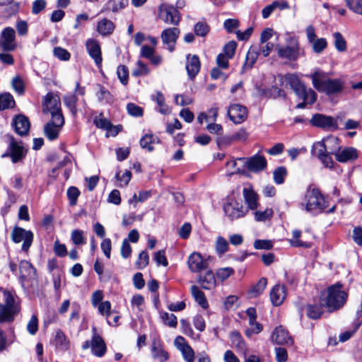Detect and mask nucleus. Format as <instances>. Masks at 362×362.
<instances>
[{
    "instance_id": "nucleus-20",
    "label": "nucleus",
    "mask_w": 362,
    "mask_h": 362,
    "mask_svg": "<svg viewBox=\"0 0 362 362\" xmlns=\"http://www.w3.org/2000/svg\"><path fill=\"white\" fill-rule=\"evenodd\" d=\"M16 132L20 136L26 135L30 129V122L24 115H17L12 123Z\"/></svg>"
},
{
    "instance_id": "nucleus-60",
    "label": "nucleus",
    "mask_w": 362,
    "mask_h": 362,
    "mask_svg": "<svg viewBox=\"0 0 362 362\" xmlns=\"http://www.w3.org/2000/svg\"><path fill=\"white\" fill-rule=\"evenodd\" d=\"M66 105L73 114L76 112L77 98L75 95H68L64 98Z\"/></svg>"
},
{
    "instance_id": "nucleus-58",
    "label": "nucleus",
    "mask_w": 362,
    "mask_h": 362,
    "mask_svg": "<svg viewBox=\"0 0 362 362\" xmlns=\"http://www.w3.org/2000/svg\"><path fill=\"white\" fill-rule=\"evenodd\" d=\"M80 192L78 188L75 187H70L67 190V197L69 200V204L71 206H75L77 203L78 197Z\"/></svg>"
},
{
    "instance_id": "nucleus-52",
    "label": "nucleus",
    "mask_w": 362,
    "mask_h": 362,
    "mask_svg": "<svg viewBox=\"0 0 362 362\" xmlns=\"http://www.w3.org/2000/svg\"><path fill=\"white\" fill-rule=\"evenodd\" d=\"M310 44L313 52L317 54L321 53L327 45V40L325 38L315 39Z\"/></svg>"
},
{
    "instance_id": "nucleus-8",
    "label": "nucleus",
    "mask_w": 362,
    "mask_h": 362,
    "mask_svg": "<svg viewBox=\"0 0 362 362\" xmlns=\"http://www.w3.org/2000/svg\"><path fill=\"white\" fill-rule=\"evenodd\" d=\"M64 124V118L63 115L54 116V118H51V120L45 124L44 127L45 134L49 140L57 139Z\"/></svg>"
},
{
    "instance_id": "nucleus-26",
    "label": "nucleus",
    "mask_w": 362,
    "mask_h": 362,
    "mask_svg": "<svg viewBox=\"0 0 362 362\" xmlns=\"http://www.w3.org/2000/svg\"><path fill=\"white\" fill-rule=\"evenodd\" d=\"M243 194L247 208L251 210H255L259 205L257 193L251 187H245Z\"/></svg>"
},
{
    "instance_id": "nucleus-61",
    "label": "nucleus",
    "mask_w": 362,
    "mask_h": 362,
    "mask_svg": "<svg viewBox=\"0 0 362 362\" xmlns=\"http://www.w3.org/2000/svg\"><path fill=\"white\" fill-rule=\"evenodd\" d=\"M27 330L28 332L34 335L38 330V320L36 315H33L30 317L28 325H27Z\"/></svg>"
},
{
    "instance_id": "nucleus-27",
    "label": "nucleus",
    "mask_w": 362,
    "mask_h": 362,
    "mask_svg": "<svg viewBox=\"0 0 362 362\" xmlns=\"http://www.w3.org/2000/svg\"><path fill=\"white\" fill-rule=\"evenodd\" d=\"M198 282L202 288L210 290L216 287V279L212 271L209 270L206 273L199 275Z\"/></svg>"
},
{
    "instance_id": "nucleus-16",
    "label": "nucleus",
    "mask_w": 362,
    "mask_h": 362,
    "mask_svg": "<svg viewBox=\"0 0 362 362\" xmlns=\"http://www.w3.org/2000/svg\"><path fill=\"white\" fill-rule=\"evenodd\" d=\"M15 40V30L10 27L6 28L1 34V39L0 45L5 51L13 50L16 47Z\"/></svg>"
},
{
    "instance_id": "nucleus-48",
    "label": "nucleus",
    "mask_w": 362,
    "mask_h": 362,
    "mask_svg": "<svg viewBox=\"0 0 362 362\" xmlns=\"http://www.w3.org/2000/svg\"><path fill=\"white\" fill-rule=\"evenodd\" d=\"M83 233V230L78 229H75L71 231V239L74 245H81L86 243Z\"/></svg>"
},
{
    "instance_id": "nucleus-47",
    "label": "nucleus",
    "mask_w": 362,
    "mask_h": 362,
    "mask_svg": "<svg viewBox=\"0 0 362 362\" xmlns=\"http://www.w3.org/2000/svg\"><path fill=\"white\" fill-rule=\"evenodd\" d=\"M287 170L285 167L281 166L276 168L273 173L274 180L277 185H281L284 182Z\"/></svg>"
},
{
    "instance_id": "nucleus-21",
    "label": "nucleus",
    "mask_w": 362,
    "mask_h": 362,
    "mask_svg": "<svg viewBox=\"0 0 362 362\" xmlns=\"http://www.w3.org/2000/svg\"><path fill=\"white\" fill-rule=\"evenodd\" d=\"M267 160L261 155H255L247 160L246 165L249 170L252 172H259L263 170L267 167Z\"/></svg>"
},
{
    "instance_id": "nucleus-12",
    "label": "nucleus",
    "mask_w": 362,
    "mask_h": 362,
    "mask_svg": "<svg viewBox=\"0 0 362 362\" xmlns=\"http://www.w3.org/2000/svg\"><path fill=\"white\" fill-rule=\"evenodd\" d=\"M228 116L235 124H241L247 117V108L240 104H233L228 107Z\"/></svg>"
},
{
    "instance_id": "nucleus-5",
    "label": "nucleus",
    "mask_w": 362,
    "mask_h": 362,
    "mask_svg": "<svg viewBox=\"0 0 362 362\" xmlns=\"http://www.w3.org/2000/svg\"><path fill=\"white\" fill-rule=\"evenodd\" d=\"M278 57L291 62L296 61L300 57L305 55L298 40H294L291 45L276 46Z\"/></svg>"
},
{
    "instance_id": "nucleus-43",
    "label": "nucleus",
    "mask_w": 362,
    "mask_h": 362,
    "mask_svg": "<svg viewBox=\"0 0 362 362\" xmlns=\"http://www.w3.org/2000/svg\"><path fill=\"white\" fill-rule=\"evenodd\" d=\"M267 284V279L261 278L257 284L250 290V293L251 297H257L260 295L265 289Z\"/></svg>"
},
{
    "instance_id": "nucleus-6",
    "label": "nucleus",
    "mask_w": 362,
    "mask_h": 362,
    "mask_svg": "<svg viewBox=\"0 0 362 362\" xmlns=\"http://www.w3.org/2000/svg\"><path fill=\"white\" fill-rule=\"evenodd\" d=\"M158 18L167 24L177 25L181 17L179 11L173 6L163 4L158 8Z\"/></svg>"
},
{
    "instance_id": "nucleus-39",
    "label": "nucleus",
    "mask_w": 362,
    "mask_h": 362,
    "mask_svg": "<svg viewBox=\"0 0 362 362\" xmlns=\"http://www.w3.org/2000/svg\"><path fill=\"white\" fill-rule=\"evenodd\" d=\"M301 236V231L299 230H294L293 231V237L290 239V243L293 247H302L309 248L311 247L310 243H305L300 240Z\"/></svg>"
},
{
    "instance_id": "nucleus-23",
    "label": "nucleus",
    "mask_w": 362,
    "mask_h": 362,
    "mask_svg": "<svg viewBox=\"0 0 362 362\" xmlns=\"http://www.w3.org/2000/svg\"><path fill=\"white\" fill-rule=\"evenodd\" d=\"M286 297V287L276 285L270 292V298L272 304L279 306L282 304Z\"/></svg>"
},
{
    "instance_id": "nucleus-36",
    "label": "nucleus",
    "mask_w": 362,
    "mask_h": 362,
    "mask_svg": "<svg viewBox=\"0 0 362 362\" xmlns=\"http://www.w3.org/2000/svg\"><path fill=\"white\" fill-rule=\"evenodd\" d=\"M159 140L157 137L152 134H146L140 140L141 148L147 149L148 151L153 150V144L158 143Z\"/></svg>"
},
{
    "instance_id": "nucleus-3",
    "label": "nucleus",
    "mask_w": 362,
    "mask_h": 362,
    "mask_svg": "<svg viewBox=\"0 0 362 362\" xmlns=\"http://www.w3.org/2000/svg\"><path fill=\"white\" fill-rule=\"evenodd\" d=\"M302 209L311 214H319L323 211L327 207V202L325 197L317 189H308L303 201L300 203Z\"/></svg>"
},
{
    "instance_id": "nucleus-57",
    "label": "nucleus",
    "mask_w": 362,
    "mask_h": 362,
    "mask_svg": "<svg viewBox=\"0 0 362 362\" xmlns=\"http://www.w3.org/2000/svg\"><path fill=\"white\" fill-rule=\"evenodd\" d=\"M180 351L185 361H194V351L189 344L187 346H183Z\"/></svg>"
},
{
    "instance_id": "nucleus-59",
    "label": "nucleus",
    "mask_w": 362,
    "mask_h": 362,
    "mask_svg": "<svg viewBox=\"0 0 362 362\" xmlns=\"http://www.w3.org/2000/svg\"><path fill=\"white\" fill-rule=\"evenodd\" d=\"M273 215V210L272 209H266L264 211H256L255 212V218L257 221H264L270 218Z\"/></svg>"
},
{
    "instance_id": "nucleus-30",
    "label": "nucleus",
    "mask_w": 362,
    "mask_h": 362,
    "mask_svg": "<svg viewBox=\"0 0 362 362\" xmlns=\"http://www.w3.org/2000/svg\"><path fill=\"white\" fill-rule=\"evenodd\" d=\"M54 342L56 348L58 349L66 351L69 349L70 341L61 329L56 331Z\"/></svg>"
},
{
    "instance_id": "nucleus-34",
    "label": "nucleus",
    "mask_w": 362,
    "mask_h": 362,
    "mask_svg": "<svg viewBox=\"0 0 362 362\" xmlns=\"http://www.w3.org/2000/svg\"><path fill=\"white\" fill-rule=\"evenodd\" d=\"M323 308L325 307L320 303V305H308L306 307L308 317L313 320L319 319L323 313Z\"/></svg>"
},
{
    "instance_id": "nucleus-54",
    "label": "nucleus",
    "mask_w": 362,
    "mask_h": 362,
    "mask_svg": "<svg viewBox=\"0 0 362 362\" xmlns=\"http://www.w3.org/2000/svg\"><path fill=\"white\" fill-rule=\"evenodd\" d=\"M346 6L353 12L362 15V0H345Z\"/></svg>"
},
{
    "instance_id": "nucleus-15",
    "label": "nucleus",
    "mask_w": 362,
    "mask_h": 362,
    "mask_svg": "<svg viewBox=\"0 0 362 362\" xmlns=\"http://www.w3.org/2000/svg\"><path fill=\"white\" fill-rule=\"evenodd\" d=\"M86 49L98 67L102 64V54L99 42L94 39H88L86 42Z\"/></svg>"
},
{
    "instance_id": "nucleus-1",
    "label": "nucleus",
    "mask_w": 362,
    "mask_h": 362,
    "mask_svg": "<svg viewBox=\"0 0 362 362\" xmlns=\"http://www.w3.org/2000/svg\"><path fill=\"white\" fill-rule=\"evenodd\" d=\"M347 298L348 293L344 289L343 285L338 282L322 292L320 303L328 312L332 313L341 309L345 305Z\"/></svg>"
},
{
    "instance_id": "nucleus-51",
    "label": "nucleus",
    "mask_w": 362,
    "mask_h": 362,
    "mask_svg": "<svg viewBox=\"0 0 362 362\" xmlns=\"http://www.w3.org/2000/svg\"><path fill=\"white\" fill-rule=\"evenodd\" d=\"M13 88L19 95H23L25 91V83L23 79L19 76H16L13 78L11 81Z\"/></svg>"
},
{
    "instance_id": "nucleus-19",
    "label": "nucleus",
    "mask_w": 362,
    "mask_h": 362,
    "mask_svg": "<svg viewBox=\"0 0 362 362\" xmlns=\"http://www.w3.org/2000/svg\"><path fill=\"white\" fill-rule=\"evenodd\" d=\"M358 157V151L354 147H341L335 156L336 160L340 163L351 162Z\"/></svg>"
},
{
    "instance_id": "nucleus-53",
    "label": "nucleus",
    "mask_w": 362,
    "mask_h": 362,
    "mask_svg": "<svg viewBox=\"0 0 362 362\" xmlns=\"http://www.w3.org/2000/svg\"><path fill=\"white\" fill-rule=\"evenodd\" d=\"M334 46L339 52H344L346 49V43L341 33L337 32L333 34Z\"/></svg>"
},
{
    "instance_id": "nucleus-63",
    "label": "nucleus",
    "mask_w": 362,
    "mask_h": 362,
    "mask_svg": "<svg viewBox=\"0 0 362 362\" xmlns=\"http://www.w3.org/2000/svg\"><path fill=\"white\" fill-rule=\"evenodd\" d=\"M98 311L100 315L108 317L111 314V303L108 300L101 302L98 305Z\"/></svg>"
},
{
    "instance_id": "nucleus-22",
    "label": "nucleus",
    "mask_w": 362,
    "mask_h": 362,
    "mask_svg": "<svg viewBox=\"0 0 362 362\" xmlns=\"http://www.w3.org/2000/svg\"><path fill=\"white\" fill-rule=\"evenodd\" d=\"M200 61L197 55L187 56L186 69L190 78H194L200 70Z\"/></svg>"
},
{
    "instance_id": "nucleus-9",
    "label": "nucleus",
    "mask_w": 362,
    "mask_h": 362,
    "mask_svg": "<svg viewBox=\"0 0 362 362\" xmlns=\"http://www.w3.org/2000/svg\"><path fill=\"white\" fill-rule=\"evenodd\" d=\"M11 238L16 243L23 241L22 250L27 252L32 245L33 234L30 230H26L20 227H15L11 233Z\"/></svg>"
},
{
    "instance_id": "nucleus-28",
    "label": "nucleus",
    "mask_w": 362,
    "mask_h": 362,
    "mask_svg": "<svg viewBox=\"0 0 362 362\" xmlns=\"http://www.w3.org/2000/svg\"><path fill=\"white\" fill-rule=\"evenodd\" d=\"M19 270L21 279H33L35 276V269L26 260H22L20 262Z\"/></svg>"
},
{
    "instance_id": "nucleus-25",
    "label": "nucleus",
    "mask_w": 362,
    "mask_h": 362,
    "mask_svg": "<svg viewBox=\"0 0 362 362\" xmlns=\"http://www.w3.org/2000/svg\"><path fill=\"white\" fill-rule=\"evenodd\" d=\"M151 354L155 359H158L161 362L168 360V354L163 350V344L159 339H154L152 342Z\"/></svg>"
},
{
    "instance_id": "nucleus-18",
    "label": "nucleus",
    "mask_w": 362,
    "mask_h": 362,
    "mask_svg": "<svg viewBox=\"0 0 362 362\" xmlns=\"http://www.w3.org/2000/svg\"><path fill=\"white\" fill-rule=\"evenodd\" d=\"M93 332L90 344L91 351L95 356L101 357L106 352V345L102 337L96 333L95 327H93Z\"/></svg>"
},
{
    "instance_id": "nucleus-32",
    "label": "nucleus",
    "mask_w": 362,
    "mask_h": 362,
    "mask_svg": "<svg viewBox=\"0 0 362 362\" xmlns=\"http://www.w3.org/2000/svg\"><path fill=\"white\" fill-rule=\"evenodd\" d=\"M191 293L195 301L203 308L208 307V303L204 293L197 286H191Z\"/></svg>"
},
{
    "instance_id": "nucleus-45",
    "label": "nucleus",
    "mask_w": 362,
    "mask_h": 362,
    "mask_svg": "<svg viewBox=\"0 0 362 362\" xmlns=\"http://www.w3.org/2000/svg\"><path fill=\"white\" fill-rule=\"evenodd\" d=\"M230 340L233 345L240 350L245 349V344L243 337L238 332L234 331L230 334Z\"/></svg>"
},
{
    "instance_id": "nucleus-13",
    "label": "nucleus",
    "mask_w": 362,
    "mask_h": 362,
    "mask_svg": "<svg viewBox=\"0 0 362 362\" xmlns=\"http://www.w3.org/2000/svg\"><path fill=\"white\" fill-rule=\"evenodd\" d=\"M187 264L189 270L194 273L200 272L208 267L207 259H204L200 253L196 252L188 257Z\"/></svg>"
},
{
    "instance_id": "nucleus-37",
    "label": "nucleus",
    "mask_w": 362,
    "mask_h": 362,
    "mask_svg": "<svg viewBox=\"0 0 362 362\" xmlns=\"http://www.w3.org/2000/svg\"><path fill=\"white\" fill-rule=\"evenodd\" d=\"M14 105L15 100L10 93H5L0 95V110L12 108Z\"/></svg>"
},
{
    "instance_id": "nucleus-50",
    "label": "nucleus",
    "mask_w": 362,
    "mask_h": 362,
    "mask_svg": "<svg viewBox=\"0 0 362 362\" xmlns=\"http://www.w3.org/2000/svg\"><path fill=\"white\" fill-rule=\"evenodd\" d=\"M194 31L197 36L204 37L210 31V27L204 22H197L194 28Z\"/></svg>"
},
{
    "instance_id": "nucleus-2",
    "label": "nucleus",
    "mask_w": 362,
    "mask_h": 362,
    "mask_svg": "<svg viewBox=\"0 0 362 362\" xmlns=\"http://www.w3.org/2000/svg\"><path fill=\"white\" fill-rule=\"evenodd\" d=\"M313 87L319 92L327 95L341 93L344 88V82L340 78H331L329 74L321 70H316L309 76Z\"/></svg>"
},
{
    "instance_id": "nucleus-31",
    "label": "nucleus",
    "mask_w": 362,
    "mask_h": 362,
    "mask_svg": "<svg viewBox=\"0 0 362 362\" xmlns=\"http://www.w3.org/2000/svg\"><path fill=\"white\" fill-rule=\"evenodd\" d=\"M328 153L336 156L341 148L339 139L337 137L329 136L322 140Z\"/></svg>"
},
{
    "instance_id": "nucleus-46",
    "label": "nucleus",
    "mask_w": 362,
    "mask_h": 362,
    "mask_svg": "<svg viewBox=\"0 0 362 362\" xmlns=\"http://www.w3.org/2000/svg\"><path fill=\"white\" fill-rule=\"evenodd\" d=\"M234 272L235 271L232 267H223L216 270V276L218 279L223 281L232 276Z\"/></svg>"
},
{
    "instance_id": "nucleus-40",
    "label": "nucleus",
    "mask_w": 362,
    "mask_h": 362,
    "mask_svg": "<svg viewBox=\"0 0 362 362\" xmlns=\"http://www.w3.org/2000/svg\"><path fill=\"white\" fill-rule=\"evenodd\" d=\"M151 98L153 100L156 101L159 106L160 112L164 115L169 113V109L165 103V98L160 92L158 91L156 92L155 95H152Z\"/></svg>"
},
{
    "instance_id": "nucleus-38",
    "label": "nucleus",
    "mask_w": 362,
    "mask_h": 362,
    "mask_svg": "<svg viewBox=\"0 0 362 362\" xmlns=\"http://www.w3.org/2000/svg\"><path fill=\"white\" fill-rule=\"evenodd\" d=\"M228 243L226 238L222 236L217 237L215 242V250L219 256H222L228 250Z\"/></svg>"
},
{
    "instance_id": "nucleus-42",
    "label": "nucleus",
    "mask_w": 362,
    "mask_h": 362,
    "mask_svg": "<svg viewBox=\"0 0 362 362\" xmlns=\"http://www.w3.org/2000/svg\"><path fill=\"white\" fill-rule=\"evenodd\" d=\"M327 153L328 152L322 141L313 144L311 149V153L313 156L320 158Z\"/></svg>"
},
{
    "instance_id": "nucleus-24",
    "label": "nucleus",
    "mask_w": 362,
    "mask_h": 362,
    "mask_svg": "<svg viewBox=\"0 0 362 362\" xmlns=\"http://www.w3.org/2000/svg\"><path fill=\"white\" fill-rule=\"evenodd\" d=\"M313 125L321 128H328L335 126L333 117L321 114L315 115L310 120Z\"/></svg>"
},
{
    "instance_id": "nucleus-11",
    "label": "nucleus",
    "mask_w": 362,
    "mask_h": 362,
    "mask_svg": "<svg viewBox=\"0 0 362 362\" xmlns=\"http://www.w3.org/2000/svg\"><path fill=\"white\" fill-rule=\"evenodd\" d=\"M27 151L21 142H18L13 137H11L8 146V153L3 156H8L11 158L13 163L21 161L25 156Z\"/></svg>"
},
{
    "instance_id": "nucleus-56",
    "label": "nucleus",
    "mask_w": 362,
    "mask_h": 362,
    "mask_svg": "<svg viewBox=\"0 0 362 362\" xmlns=\"http://www.w3.org/2000/svg\"><path fill=\"white\" fill-rule=\"evenodd\" d=\"M161 318L165 325L170 327H175L177 325V317L174 314H169L168 313H163L160 315Z\"/></svg>"
},
{
    "instance_id": "nucleus-10",
    "label": "nucleus",
    "mask_w": 362,
    "mask_h": 362,
    "mask_svg": "<svg viewBox=\"0 0 362 362\" xmlns=\"http://www.w3.org/2000/svg\"><path fill=\"white\" fill-rule=\"evenodd\" d=\"M42 111L44 113H49L51 118H54V116L58 115H62L59 97L53 95L52 93H48L45 98Z\"/></svg>"
},
{
    "instance_id": "nucleus-14",
    "label": "nucleus",
    "mask_w": 362,
    "mask_h": 362,
    "mask_svg": "<svg viewBox=\"0 0 362 362\" xmlns=\"http://www.w3.org/2000/svg\"><path fill=\"white\" fill-rule=\"evenodd\" d=\"M180 31L177 28H169L163 30L160 37L163 44L168 46L170 52L175 49V45L179 37Z\"/></svg>"
},
{
    "instance_id": "nucleus-64",
    "label": "nucleus",
    "mask_w": 362,
    "mask_h": 362,
    "mask_svg": "<svg viewBox=\"0 0 362 362\" xmlns=\"http://www.w3.org/2000/svg\"><path fill=\"white\" fill-rule=\"evenodd\" d=\"M239 21L237 19L228 18L223 23V27L228 33H233L239 27Z\"/></svg>"
},
{
    "instance_id": "nucleus-35",
    "label": "nucleus",
    "mask_w": 362,
    "mask_h": 362,
    "mask_svg": "<svg viewBox=\"0 0 362 362\" xmlns=\"http://www.w3.org/2000/svg\"><path fill=\"white\" fill-rule=\"evenodd\" d=\"M128 4V0H109L106 4V9L113 13H117L124 9Z\"/></svg>"
},
{
    "instance_id": "nucleus-41",
    "label": "nucleus",
    "mask_w": 362,
    "mask_h": 362,
    "mask_svg": "<svg viewBox=\"0 0 362 362\" xmlns=\"http://www.w3.org/2000/svg\"><path fill=\"white\" fill-rule=\"evenodd\" d=\"M281 80L283 84L285 83L286 86L288 85L291 88L296 87L302 82L298 76L293 74H287L284 76H281Z\"/></svg>"
},
{
    "instance_id": "nucleus-29",
    "label": "nucleus",
    "mask_w": 362,
    "mask_h": 362,
    "mask_svg": "<svg viewBox=\"0 0 362 362\" xmlns=\"http://www.w3.org/2000/svg\"><path fill=\"white\" fill-rule=\"evenodd\" d=\"M115 28L114 23L107 18L101 19L97 24V31L103 36L111 35Z\"/></svg>"
},
{
    "instance_id": "nucleus-62",
    "label": "nucleus",
    "mask_w": 362,
    "mask_h": 362,
    "mask_svg": "<svg viewBox=\"0 0 362 362\" xmlns=\"http://www.w3.org/2000/svg\"><path fill=\"white\" fill-rule=\"evenodd\" d=\"M149 262V256L147 252L142 251L138 257L136 264L139 269H143L146 267Z\"/></svg>"
},
{
    "instance_id": "nucleus-7",
    "label": "nucleus",
    "mask_w": 362,
    "mask_h": 362,
    "mask_svg": "<svg viewBox=\"0 0 362 362\" xmlns=\"http://www.w3.org/2000/svg\"><path fill=\"white\" fill-rule=\"evenodd\" d=\"M223 210L226 216L231 221L245 216L247 212L242 204L233 198L228 199L224 204Z\"/></svg>"
},
{
    "instance_id": "nucleus-55",
    "label": "nucleus",
    "mask_w": 362,
    "mask_h": 362,
    "mask_svg": "<svg viewBox=\"0 0 362 362\" xmlns=\"http://www.w3.org/2000/svg\"><path fill=\"white\" fill-rule=\"evenodd\" d=\"M117 76L120 82L123 85H126L128 83L129 79V71L128 68L124 65H119L117 70Z\"/></svg>"
},
{
    "instance_id": "nucleus-44",
    "label": "nucleus",
    "mask_w": 362,
    "mask_h": 362,
    "mask_svg": "<svg viewBox=\"0 0 362 362\" xmlns=\"http://www.w3.org/2000/svg\"><path fill=\"white\" fill-rule=\"evenodd\" d=\"M150 73V69L141 61H138L136 64L135 68L132 71V76H146Z\"/></svg>"
},
{
    "instance_id": "nucleus-33",
    "label": "nucleus",
    "mask_w": 362,
    "mask_h": 362,
    "mask_svg": "<svg viewBox=\"0 0 362 362\" xmlns=\"http://www.w3.org/2000/svg\"><path fill=\"white\" fill-rule=\"evenodd\" d=\"M259 52L256 47H251L247 52L245 62L243 66V69H250L255 63Z\"/></svg>"
},
{
    "instance_id": "nucleus-17",
    "label": "nucleus",
    "mask_w": 362,
    "mask_h": 362,
    "mask_svg": "<svg viewBox=\"0 0 362 362\" xmlns=\"http://www.w3.org/2000/svg\"><path fill=\"white\" fill-rule=\"evenodd\" d=\"M272 341L277 344L292 345L293 340L282 326L275 328L272 334Z\"/></svg>"
},
{
    "instance_id": "nucleus-49",
    "label": "nucleus",
    "mask_w": 362,
    "mask_h": 362,
    "mask_svg": "<svg viewBox=\"0 0 362 362\" xmlns=\"http://www.w3.org/2000/svg\"><path fill=\"white\" fill-rule=\"evenodd\" d=\"M249 325L250 327L245 331V335L248 337H250L254 334H259L262 331V325L257 322L256 320H249Z\"/></svg>"
},
{
    "instance_id": "nucleus-4",
    "label": "nucleus",
    "mask_w": 362,
    "mask_h": 362,
    "mask_svg": "<svg viewBox=\"0 0 362 362\" xmlns=\"http://www.w3.org/2000/svg\"><path fill=\"white\" fill-rule=\"evenodd\" d=\"M3 296L5 304H0V323L13 321L14 316L20 311V307L11 293L4 291Z\"/></svg>"
}]
</instances>
